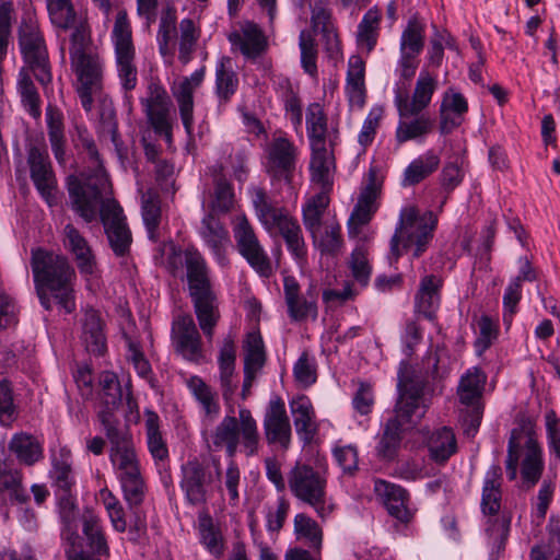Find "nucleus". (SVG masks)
I'll return each mask as SVG.
<instances>
[{"label": "nucleus", "mask_w": 560, "mask_h": 560, "mask_svg": "<svg viewBox=\"0 0 560 560\" xmlns=\"http://www.w3.org/2000/svg\"><path fill=\"white\" fill-rule=\"evenodd\" d=\"M244 371L258 373L266 361L264 341L259 332L247 334L245 345Z\"/></svg>", "instance_id": "obj_57"}, {"label": "nucleus", "mask_w": 560, "mask_h": 560, "mask_svg": "<svg viewBox=\"0 0 560 560\" xmlns=\"http://www.w3.org/2000/svg\"><path fill=\"white\" fill-rule=\"evenodd\" d=\"M346 93L352 109L364 107L366 98L364 72H347Z\"/></svg>", "instance_id": "obj_62"}, {"label": "nucleus", "mask_w": 560, "mask_h": 560, "mask_svg": "<svg viewBox=\"0 0 560 560\" xmlns=\"http://www.w3.org/2000/svg\"><path fill=\"white\" fill-rule=\"evenodd\" d=\"M199 234L213 254L217 262L221 267H226L229 264L226 252L230 237L223 224L213 214L209 213L201 220Z\"/></svg>", "instance_id": "obj_27"}, {"label": "nucleus", "mask_w": 560, "mask_h": 560, "mask_svg": "<svg viewBox=\"0 0 560 560\" xmlns=\"http://www.w3.org/2000/svg\"><path fill=\"white\" fill-rule=\"evenodd\" d=\"M179 487L187 504L199 506L207 504L212 494L213 474L198 459H191L182 465Z\"/></svg>", "instance_id": "obj_14"}, {"label": "nucleus", "mask_w": 560, "mask_h": 560, "mask_svg": "<svg viewBox=\"0 0 560 560\" xmlns=\"http://www.w3.org/2000/svg\"><path fill=\"white\" fill-rule=\"evenodd\" d=\"M479 335L475 340V350L477 355L481 357L486 350L497 340L499 328L497 322L487 315H482L478 320Z\"/></svg>", "instance_id": "obj_64"}, {"label": "nucleus", "mask_w": 560, "mask_h": 560, "mask_svg": "<svg viewBox=\"0 0 560 560\" xmlns=\"http://www.w3.org/2000/svg\"><path fill=\"white\" fill-rule=\"evenodd\" d=\"M436 225L438 218L432 211L420 213L413 206L402 208L390 238V258L397 260L402 252L419 258L429 248Z\"/></svg>", "instance_id": "obj_5"}, {"label": "nucleus", "mask_w": 560, "mask_h": 560, "mask_svg": "<svg viewBox=\"0 0 560 560\" xmlns=\"http://www.w3.org/2000/svg\"><path fill=\"white\" fill-rule=\"evenodd\" d=\"M248 194L255 214L264 229L269 228L278 218L288 212L285 208L279 207L262 187L252 186Z\"/></svg>", "instance_id": "obj_40"}, {"label": "nucleus", "mask_w": 560, "mask_h": 560, "mask_svg": "<svg viewBox=\"0 0 560 560\" xmlns=\"http://www.w3.org/2000/svg\"><path fill=\"white\" fill-rule=\"evenodd\" d=\"M100 385L103 393V401L106 410L112 411L122 398V392L117 375L114 372L105 371L100 376Z\"/></svg>", "instance_id": "obj_63"}, {"label": "nucleus", "mask_w": 560, "mask_h": 560, "mask_svg": "<svg viewBox=\"0 0 560 560\" xmlns=\"http://www.w3.org/2000/svg\"><path fill=\"white\" fill-rule=\"evenodd\" d=\"M78 141L88 153L91 172L83 173L82 179L69 176L67 187L72 209L86 222L96 219L98 202L109 188L108 176L100 160L95 142L86 129L77 128Z\"/></svg>", "instance_id": "obj_1"}, {"label": "nucleus", "mask_w": 560, "mask_h": 560, "mask_svg": "<svg viewBox=\"0 0 560 560\" xmlns=\"http://www.w3.org/2000/svg\"><path fill=\"white\" fill-rule=\"evenodd\" d=\"M311 151L310 171L312 183L318 185L320 190H330L335 170L332 151L326 144L311 147Z\"/></svg>", "instance_id": "obj_36"}, {"label": "nucleus", "mask_w": 560, "mask_h": 560, "mask_svg": "<svg viewBox=\"0 0 560 560\" xmlns=\"http://www.w3.org/2000/svg\"><path fill=\"white\" fill-rule=\"evenodd\" d=\"M98 211L110 248L117 256L126 255L132 237L122 208L115 200H107L98 202Z\"/></svg>", "instance_id": "obj_15"}, {"label": "nucleus", "mask_w": 560, "mask_h": 560, "mask_svg": "<svg viewBox=\"0 0 560 560\" xmlns=\"http://www.w3.org/2000/svg\"><path fill=\"white\" fill-rule=\"evenodd\" d=\"M89 43V28L84 30L82 40L74 39L71 35L70 58L73 70H98L103 67L102 60L95 54Z\"/></svg>", "instance_id": "obj_46"}, {"label": "nucleus", "mask_w": 560, "mask_h": 560, "mask_svg": "<svg viewBox=\"0 0 560 560\" xmlns=\"http://www.w3.org/2000/svg\"><path fill=\"white\" fill-rule=\"evenodd\" d=\"M442 280L438 276H424L415 296V312L429 320H434L440 306Z\"/></svg>", "instance_id": "obj_35"}, {"label": "nucleus", "mask_w": 560, "mask_h": 560, "mask_svg": "<svg viewBox=\"0 0 560 560\" xmlns=\"http://www.w3.org/2000/svg\"><path fill=\"white\" fill-rule=\"evenodd\" d=\"M147 444L154 460H164L168 457L167 445L159 429V416L148 410L145 413Z\"/></svg>", "instance_id": "obj_56"}, {"label": "nucleus", "mask_w": 560, "mask_h": 560, "mask_svg": "<svg viewBox=\"0 0 560 560\" xmlns=\"http://www.w3.org/2000/svg\"><path fill=\"white\" fill-rule=\"evenodd\" d=\"M83 533L86 536L90 548L94 553L108 556V546L102 533L100 520L91 512L83 514Z\"/></svg>", "instance_id": "obj_61"}, {"label": "nucleus", "mask_w": 560, "mask_h": 560, "mask_svg": "<svg viewBox=\"0 0 560 560\" xmlns=\"http://www.w3.org/2000/svg\"><path fill=\"white\" fill-rule=\"evenodd\" d=\"M380 190L381 185L376 180L375 172L371 170L369 172V183L362 189L347 223L348 233L351 237L358 236L361 228L371 221L372 215L377 209L376 199Z\"/></svg>", "instance_id": "obj_21"}, {"label": "nucleus", "mask_w": 560, "mask_h": 560, "mask_svg": "<svg viewBox=\"0 0 560 560\" xmlns=\"http://www.w3.org/2000/svg\"><path fill=\"white\" fill-rule=\"evenodd\" d=\"M185 267L189 293L200 329L212 341L214 328L220 320L219 303L209 278L202 255L195 248L185 250Z\"/></svg>", "instance_id": "obj_3"}, {"label": "nucleus", "mask_w": 560, "mask_h": 560, "mask_svg": "<svg viewBox=\"0 0 560 560\" xmlns=\"http://www.w3.org/2000/svg\"><path fill=\"white\" fill-rule=\"evenodd\" d=\"M31 267L36 290L49 291L66 313L75 308L73 282L75 270L69 259L44 248L32 249Z\"/></svg>", "instance_id": "obj_2"}, {"label": "nucleus", "mask_w": 560, "mask_h": 560, "mask_svg": "<svg viewBox=\"0 0 560 560\" xmlns=\"http://www.w3.org/2000/svg\"><path fill=\"white\" fill-rule=\"evenodd\" d=\"M501 483L502 470L499 465H492L486 472L482 495L481 510L486 515H494L501 508Z\"/></svg>", "instance_id": "obj_43"}, {"label": "nucleus", "mask_w": 560, "mask_h": 560, "mask_svg": "<svg viewBox=\"0 0 560 560\" xmlns=\"http://www.w3.org/2000/svg\"><path fill=\"white\" fill-rule=\"evenodd\" d=\"M82 340L89 352L102 355L106 349L105 336L101 317L95 310H88L84 313Z\"/></svg>", "instance_id": "obj_45"}, {"label": "nucleus", "mask_w": 560, "mask_h": 560, "mask_svg": "<svg viewBox=\"0 0 560 560\" xmlns=\"http://www.w3.org/2000/svg\"><path fill=\"white\" fill-rule=\"evenodd\" d=\"M105 435L109 442V454L135 447L132 435L128 427L114 418L109 410L100 413Z\"/></svg>", "instance_id": "obj_39"}, {"label": "nucleus", "mask_w": 560, "mask_h": 560, "mask_svg": "<svg viewBox=\"0 0 560 560\" xmlns=\"http://www.w3.org/2000/svg\"><path fill=\"white\" fill-rule=\"evenodd\" d=\"M409 364L400 363L398 371V398L395 405V415L390 418L401 425H415L425 415L431 404V393L428 382L420 377L407 375Z\"/></svg>", "instance_id": "obj_7"}, {"label": "nucleus", "mask_w": 560, "mask_h": 560, "mask_svg": "<svg viewBox=\"0 0 560 560\" xmlns=\"http://www.w3.org/2000/svg\"><path fill=\"white\" fill-rule=\"evenodd\" d=\"M294 533L298 539H305L308 545L319 551L323 541V532L312 517L306 514H296L294 517Z\"/></svg>", "instance_id": "obj_60"}, {"label": "nucleus", "mask_w": 560, "mask_h": 560, "mask_svg": "<svg viewBox=\"0 0 560 560\" xmlns=\"http://www.w3.org/2000/svg\"><path fill=\"white\" fill-rule=\"evenodd\" d=\"M487 382L486 373L479 368L468 369L462 375L457 387L459 401L466 406L480 404V398Z\"/></svg>", "instance_id": "obj_44"}, {"label": "nucleus", "mask_w": 560, "mask_h": 560, "mask_svg": "<svg viewBox=\"0 0 560 560\" xmlns=\"http://www.w3.org/2000/svg\"><path fill=\"white\" fill-rule=\"evenodd\" d=\"M148 122L155 133L172 141L173 127L176 124V113L166 90L158 82H150L148 94L141 100Z\"/></svg>", "instance_id": "obj_11"}, {"label": "nucleus", "mask_w": 560, "mask_h": 560, "mask_svg": "<svg viewBox=\"0 0 560 560\" xmlns=\"http://www.w3.org/2000/svg\"><path fill=\"white\" fill-rule=\"evenodd\" d=\"M171 336L175 350L186 360L198 362L203 357L201 336L190 315L174 318Z\"/></svg>", "instance_id": "obj_18"}, {"label": "nucleus", "mask_w": 560, "mask_h": 560, "mask_svg": "<svg viewBox=\"0 0 560 560\" xmlns=\"http://www.w3.org/2000/svg\"><path fill=\"white\" fill-rule=\"evenodd\" d=\"M102 89L101 72H78L75 90L83 108L89 112L93 105V96Z\"/></svg>", "instance_id": "obj_58"}, {"label": "nucleus", "mask_w": 560, "mask_h": 560, "mask_svg": "<svg viewBox=\"0 0 560 560\" xmlns=\"http://www.w3.org/2000/svg\"><path fill=\"white\" fill-rule=\"evenodd\" d=\"M222 165L215 164L209 168L214 185V198L211 202L213 212L226 213L234 205V191L231 184L222 174Z\"/></svg>", "instance_id": "obj_47"}, {"label": "nucleus", "mask_w": 560, "mask_h": 560, "mask_svg": "<svg viewBox=\"0 0 560 560\" xmlns=\"http://www.w3.org/2000/svg\"><path fill=\"white\" fill-rule=\"evenodd\" d=\"M8 447L18 460L26 466H33L44 457L42 443L34 435L26 432L13 434Z\"/></svg>", "instance_id": "obj_41"}, {"label": "nucleus", "mask_w": 560, "mask_h": 560, "mask_svg": "<svg viewBox=\"0 0 560 560\" xmlns=\"http://www.w3.org/2000/svg\"><path fill=\"white\" fill-rule=\"evenodd\" d=\"M233 234L240 254L250 267L260 276L269 277L272 273L271 261L245 214L236 217Z\"/></svg>", "instance_id": "obj_12"}, {"label": "nucleus", "mask_w": 560, "mask_h": 560, "mask_svg": "<svg viewBox=\"0 0 560 560\" xmlns=\"http://www.w3.org/2000/svg\"><path fill=\"white\" fill-rule=\"evenodd\" d=\"M187 387L200 404L205 415L210 420H214L220 413V404L217 394L205 381L197 376H190L186 381Z\"/></svg>", "instance_id": "obj_52"}, {"label": "nucleus", "mask_w": 560, "mask_h": 560, "mask_svg": "<svg viewBox=\"0 0 560 560\" xmlns=\"http://www.w3.org/2000/svg\"><path fill=\"white\" fill-rule=\"evenodd\" d=\"M440 165V158L433 151H427L424 154L419 155L417 159L406 167L404 172L402 184L405 186H412L425 179L434 173Z\"/></svg>", "instance_id": "obj_50"}, {"label": "nucleus", "mask_w": 560, "mask_h": 560, "mask_svg": "<svg viewBox=\"0 0 560 560\" xmlns=\"http://www.w3.org/2000/svg\"><path fill=\"white\" fill-rule=\"evenodd\" d=\"M47 10L51 23L62 30H72L74 39L84 37V30L89 28L85 19L78 15L71 0H47Z\"/></svg>", "instance_id": "obj_30"}, {"label": "nucleus", "mask_w": 560, "mask_h": 560, "mask_svg": "<svg viewBox=\"0 0 560 560\" xmlns=\"http://www.w3.org/2000/svg\"><path fill=\"white\" fill-rule=\"evenodd\" d=\"M236 364V346L235 338L228 335L219 350L218 365H219V383L224 400H230L237 388V376L235 373Z\"/></svg>", "instance_id": "obj_26"}, {"label": "nucleus", "mask_w": 560, "mask_h": 560, "mask_svg": "<svg viewBox=\"0 0 560 560\" xmlns=\"http://www.w3.org/2000/svg\"><path fill=\"white\" fill-rule=\"evenodd\" d=\"M214 451L225 450L229 457H234L241 443L247 457L258 454L260 436L257 422L246 408L238 410V418L225 416L211 433Z\"/></svg>", "instance_id": "obj_6"}, {"label": "nucleus", "mask_w": 560, "mask_h": 560, "mask_svg": "<svg viewBox=\"0 0 560 560\" xmlns=\"http://www.w3.org/2000/svg\"><path fill=\"white\" fill-rule=\"evenodd\" d=\"M296 148L287 138L275 139L269 148L267 172L277 179L290 182L295 170Z\"/></svg>", "instance_id": "obj_24"}, {"label": "nucleus", "mask_w": 560, "mask_h": 560, "mask_svg": "<svg viewBox=\"0 0 560 560\" xmlns=\"http://www.w3.org/2000/svg\"><path fill=\"white\" fill-rule=\"evenodd\" d=\"M306 132L310 147L326 144L327 118L318 103H312L306 109Z\"/></svg>", "instance_id": "obj_55"}, {"label": "nucleus", "mask_w": 560, "mask_h": 560, "mask_svg": "<svg viewBox=\"0 0 560 560\" xmlns=\"http://www.w3.org/2000/svg\"><path fill=\"white\" fill-rule=\"evenodd\" d=\"M61 242L77 264L81 275L92 276L96 271V258L89 241L72 223H67L61 232Z\"/></svg>", "instance_id": "obj_20"}, {"label": "nucleus", "mask_w": 560, "mask_h": 560, "mask_svg": "<svg viewBox=\"0 0 560 560\" xmlns=\"http://www.w3.org/2000/svg\"><path fill=\"white\" fill-rule=\"evenodd\" d=\"M427 67L458 68L460 54L455 38L445 30H436L430 38L427 48Z\"/></svg>", "instance_id": "obj_22"}, {"label": "nucleus", "mask_w": 560, "mask_h": 560, "mask_svg": "<svg viewBox=\"0 0 560 560\" xmlns=\"http://www.w3.org/2000/svg\"><path fill=\"white\" fill-rule=\"evenodd\" d=\"M404 425L397 420H387L383 433L380 436L376 454L383 460H392L397 455L401 442Z\"/></svg>", "instance_id": "obj_54"}, {"label": "nucleus", "mask_w": 560, "mask_h": 560, "mask_svg": "<svg viewBox=\"0 0 560 560\" xmlns=\"http://www.w3.org/2000/svg\"><path fill=\"white\" fill-rule=\"evenodd\" d=\"M262 427L268 444L278 445L284 451L290 447L292 428L281 397L275 396L269 400L264 413Z\"/></svg>", "instance_id": "obj_16"}, {"label": "nucleus", "mask_w": 560, "mask_h": 560, "mask_svg": "<svg viewBox=\"0 0 560 560\" xmlns=\"http://www.w3.org/2000/svg\"><path fill=\"white\" fill-rule=\"evenodd\" d=\"M521 431L513 430L508 444L505 462L506 474L510 480L517 476V465L521 459V476L527 488L534 487L544 471L542 450L538 442L528 435L524 445L520 442Z\"/></svg>", "instance_id": "obj_9"}, {"label": "nucleus", "mask_w": 560, "mask_h": 560, "mask_svg": "<svg viewBox=\"0 0 560 560\" xmlns=\"http://www.w3.org/2000/svg\"><path fill=\"white\" fill-rule=\"evenodd\" d=\"M141 212L149 236L150 238H154L155 231L161 221V205L158 192L152 189L142 192Z\"/></svg>", "instance_id": "obj_59"}, {"label": "nucleus", "mask_w": 560, "mask_h": 560, "mask_svg": "<svg viewBox=\"0 0 560 560\" xmlns=\"http://www.w3.org/2000/svg\"><path fill=\"white\" fill-rule=\"evenodd\" d=\"M50 465L49 478L63 524L62 536L78 538L77 478L71 451L67 446L51 450Z\"/></svg>", "instance_id": "obj_4"}, {"label": "nucleus", "mask_w": 560, "mask_h": 560, "mask_svg": "<svg viewBox=\"0 0 560 560\" xmlns=\"http://www.w3.org/2000/svg\"><path fill=\"white\" fill-rule=\"evenodd\" d=\"M310 234L314 246L322 253L334 254L342 246L341 226L335 220L326 221Z\"/></svg>", "instance_id": "obj_53"}, {"label": "nucleus", "mask_w": 560, "mask_h": 560, "mask_svg": "<svg viewBox=\"0 0 560 560\" xmlns=\"http://www.w3.org/2000/svg\"><path fill=\"white\" fill-rule=\"evenodd\" d=\"M203 80V72H192L190 77H180L171 86L177 103L179 116L188 135L194 126V93Z\"/></svg>", "instance_id": "obj_23"}, {"label": "nucleus", "mask_w": 560, "mask_h": 560, "mask_svg": "<svg viewBox=\"0 0 560 560\" xmlns=\"http://www.w3.org/2000/svg\"><path fill=\"white\" fill-rule=\"evenodd\" d=\"M424 39L425 22L418 14H413L408 20L400 35L399 63L404 70L418 68L419 56L424 47Z\"/></svg>", "instance_id": "obj_19"}, {"label": "nucleus", "mask_w": 560, "mask_h": 560, "mask_svg": "<svg viewBox=\"0 0 560 560\" xmlns=\"http://www.w3.org/2000/svg\"><path fill=\"white\" fill-rule=\"evenodd\" d=\"M434 126L433 119L427 114L412 115L408 118H400L395 138L401 144L407 141H423V139L431 133Z\"/></svg>", "instance_id": "obj_42"}, {"label": "nucleus", "mask_w": 560, "mask_h": 560, "mask_svg": "<svg viewBox=\"0 0 560 560\" xmlns=\"http://www.w3.org/2000/svg\"><path fill=\"white\" fill-rule=\"evenodd\" d=\"M374 493L389 515L400 522H409L411 513L407 508L408 493L402 487L383 479H375Z\"/></svg>", "instance_id": "obj_28"}, {"label": "nucleus", "mask_w": 560, "mask_h": 560, "mask_svg": "<svg viewBox=\"0 0 560 560\" xmlns=\"http://www.w3.org/2000/svg\"><path fill=\"white\" fill-rule=\"evenodd\" d=\"M197 532L199 542L206 550L215 559L221 558L224 553L225 540L220 525L214 522L209 512L201 511L198 513Z\"/></svg>", "instance_id": "obj_38"}, {"label": "nucleus", "mask_w": 560, "mask_h": 560, "mask_svg": "<svg viewBox=\"0 0 560 560\" xmlns=\"http://www.w3.org/2000/svg\"><path fill=\"white\" fill-rule=\"evenodd\" d=\"M283 291L289 316L293 320H304L307 317H317V305L314 299H305L300 295V285L293 277H285Z\"/></svg>", "instance_id": "obj_37"}, {"label": "nucleus", "mask_w": 560, "mask_h": 560, "mask_svg": "<svg viewBox=\"0 0 560 560\" xmlns=\"http://www.w3.org/2000/svg\"><path fill=\"white\" fill-rule=\"evenodd\" d=\"M288 483L292 494L314 508L320 518H326L334 511L335 505L327 498L325 472L296 464L289 474Z\"/></svg>", "instance_id": "obj_8"}, {"label": "nucleus", "mask_w": 560, "mask_h": 560, "mask_svg": "<svg viewBox=\"0 0 560 560\" xmlns=\"http://www.w3.org/2000/svg\"><path fill=\"white\" fill-rule=\"evenodd\" d=\"M438 89V80L429 72L421 73L417 79L412 95L402 93L400 90L395 95V106L399 118H408L422 113L431 103L432 96Z\"/></svg>", "instance_id": "obj_17"}, {"label": "nucleus", "mask_w": 560, "mask_h": 560, "mask_svg": "<svg viewBox=\"0 0 560 560\" xmlns=\"http://www.w3.org/2000/svg\"><path fill=\"white\" fill-rule=\"evenodd\" d=\"M430 457L438 464H444L457 451V442L454 432L444 427L434 431L429 441Z\"/></svg>", "instance_id": "obj_48"}, {"label": "nucleus", "mask_w": 560, "mask_h": 560, "mask_svg": "<svg viewBox=\"0 0 560 560\" xmlns=\"http://www.w3.org/2000/svg\"><path fill=\"white\" fill-rule=\"evenodd\" d=\"M27 164L30 166L31 179L40 197L49 207L56 206L58 202L57 178L46 147L30 145L27 150Z\"/></svg>", "instance_id": "obj_13"}, {"label": "nucleus", "mask_w": 560, "mask_h": 560, "mask_svg": "<svg viewBox=\"0 0 560 560\" xmlns=\"http://www.w3.org/2000/svg\"><path fill=\"white\" fill-rule=\"evenodd\" d=\"M381 13L370 9L362 18L357 31V45L361 51L370 54L375 47L380 33Z\"/></svg>", "instance_id": "obj_51"}, {"label": "nucleus", "mask_w": 560, "mask_h": 560, "mask_svg": "<svg viewBox=\"0 0 560 560\" xmlns=\"http://www.w3.org/2000/svg\"><path fill=\"white\" fill-rule=\"evenodd\" d=\"M0 498L11 503L23 504L30 500L23 485V474L10 460L0 459Z\"/></svg>", "instance_id": "obj_34"}, {"label": "nucleus", "mask_w": 560, "mask_h": 560, "mask_svg": "<svg viewBox=\"0 0 560 560\" xmlns=\"http://www.w3.org/2000/svg\"><path fill=\"white\" fill-rule=\"evenodd\" d=\"M271 236L280 235L289 253L298 261L306 258L307 247L303 236L302 228L298 220L289 211L278 218L269 228L265 229Z\"/></svg>", "instance_id": "obj_25"}, {"label": "nucleus", "mask_w": 560, "mask_h": 560, "mask_svg": "<svg viewBox=\"0 0 560 560\" xmlns=\"http://www.w3.org/2000/svg\"><path fill=\"white\" fill-rule=\"evenodd\" d=\"M290 411L298 436L303 443H311L318 432V423L310 398L302 395L292 399Z\"/></svg>", "instance_id": "obj_32"}, {"label": "nucleus", "mask_w": 560, "mask_h": 560, "mask_svg": "<svg viewBox=\"0 0 560 560\" xmlns=\"http://www.w3.org/2000/svg\"><path fill=\"white\" fill-rule=\"evenodd\" d=\"M115 474L120 482L124 499L130 508L142 503L145 483L136 447L109 454Z\"/></svg>", "instance_id": "obj_10"}, {"label": "nucleus", "mask_w": 560, "mask_h": 560, "mask_svg": "<svg viewBox=\"0 0 560 560\" xmlns=\"http://www.w3.org/2000/svg\"><path fill=\"white\" fill-rule=\"evenodd\" d=\"M329 191L319 190L302 207V220L308 233H314L315 229L325 223L323 218L330 202Z\"/></svg>", "instance_id": "obj_49"}, {"label": "nucleus", "mask_w": 560, "mask_h": 560, "mask_svg": "<svg viewBox=\"0 0 560 560\" xmlns=\"http://www.w3.org/2000/svg\"><path fill=\"white\" fill-rule=\"evenodd\" d=\"M468 110L466 98L455 89H447L440 106V131L442 135H448L459 127L464 120V115Z\"/></svg>", "instance_id": "obj_31"}, {"label": "nucleus", "mask_w": 560, "mask_h": 560, "mask_svg": "<svg viewBox=\"0 0 560 560\" xmlns=\"http://www.w3.org/2000/svg\"><path fill=\"white\" fill-rule=\"evenodd\" d=\"M113 40L117 65L120 70H136L135 47L131 38V27L126 11H119L113 28Z\"/></svg>", "instance_id": "obj_29"}, {"label": "nucleus", "mask_w": 560, "mask_h": 560, "mask_svg": "<svg viewBox=\"0 0 560 560\" xmlns=\"http://www.w3.org/2000/svg\"><path fill=\"white\" fill-rule=\"evenodd\" d=\"M233 47L238 48L247 59L260 57L267 48V39L260 28L253 22H245L241 30L229 35Z\"/></svg>", "instance_id": "obj_33"}]
</instances>
